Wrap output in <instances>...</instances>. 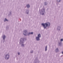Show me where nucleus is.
I'll list each match as a JSON object with an SVG mask.
<instances>
[{
	"instance_id": "nucleus-17",
	"label": "nucleus",
	"mask_w": 63,
	"mask_h": 63,
	"mask_svg": "<svg viewBox=\"0 0 63 63\" xmlns=\"http://www.w3.org/2000/svg\"><path fill=\"white\" fill-rule=\"evenodd\" d=\"M24 35H25V34H24Z\"/></svg>"
},
{
	"instance_id": "nucleus-12",
	"label": "nucleus",
	"mask_w": 63,
	"mask_h": 63,
	"mask_svg": "<svg viewBox=\"0 0 63 63\" xmlns=\"http://www.w3.org/2000/svg\"><path fill=\"white\" fill-rule=\"evenodd\" d=\"M24 46V45H22V46H23V47Z\"/></svg>"
},
{
	"instance_id": "nucleus-13",
	"label": "nucleus",
	"mask_w": 63,
	"mask_h": 63,
	"mask_svg": "<svg viewBox=\"0 0 63 63\" xmlns=\"http://www.w3.org/2000/svg\"><path fill=\"white\" fill-rule=\"evenodd\" d=\"M18 55H19V54H20V53H18Z\"/></svg>"
},
{
	"instance_id": "nucleus-18",
	"label": "nucleus",
	"mask_w": 63,
	"mask_h": 63,
	"mask_svg": "<svg viewBox=\"0 0 63 63\" xmlns=\"http://www.w3.org/2000/svg\"><path fill=\"white\" fill-rule=\"evenodd\" d=\"M60 1H60H59V2Z\"/></svg>"
},
{
	"instance_id": "nucleus-9",
	"label": "nucleus",
	"mask_w": 63,
	"mask_h": 63,
	"mask_svg": "<svg viewBox=\"0 0 63 63\" xmlns=\"http://www.w3.org/2000/svg\"><path fill=\"white\" fill-rule=\"evenodd\" d=\"M56 52H57L58 51V48H57L56 50Z\"/></svg>"
},
{
	"instance_id": "nucleus-15",
	"label": "nucleus",
	"mask_w": 63,
	"mask_h": 63,
	"mask_svg": "<svg viewBox=\"0 0 63 63\" xmlns=\"http://www.w3.org/2000/svg\"><path fill=\"white\" fill-rule=\"evenodd\" d=\"M62 54H63V51L62 52Z\"/></svg>"
},
{
	"instance_id": "nucleus-14",
	"label": "nucleus",
	"mask_w": 63,
	"mask_h": 63,
	"mask_svg": "<svg viewBox=\"0 0 63 63\" xmlns=\"http://www.w3.org/2000/svg\"><path fill=\"white\" fill-rule=\"evenodd\" d=\"M31 52V53H33V51H32V52Z\"/></svg>"
},
{
	"instance_id": "nucleus-7",
	"label": "nucleus",
	"mask_w": 63,
	"mask_h": 63,
	"mask_svg": "<svg viewBox=\"0 0 63 63\" xmlns=\"http://www.w3.org/2000/svg\"><path fill=\"white\" fill-rule=\"evenodd\" d=\"M5 20H4V22L6 21H8V20H7V19H6V18L5 19Z\"/></svg>"
},
{
	"instance_id": "nucleus-4",
	"label": "nucleus",
	"mask_w": 63,
	"mask_h": 63,
	"mask_svg": "<svg viewBox=\"0 0 63 63\" xmlns=\"http://www.w3.org/2000/svg\"><path fill=\"white\" fill-rule=\"evenodd\" d=\"M27 6V8H29L30 7V5L29 4H28Z\"/></svg>"
},
{
	"instance_id": "nucleus-8",
	"label": "nucleus",
	"mask_w": 63,
	"mask_h": 63,
	"mask_svg": "<svg viewBox=\"0 0 63 63\" xmlns=\"http://www.w3.org/2000/svg\"><path fill=\"white\" fill-rule=\"evenodd\" d=\"M45 50L46 51H47V46H46L45 47Z\"/></svg>"
},
{
	"instance_id": "nucleus-1",
	"label": "nucleus",
	"mask_w": 63,
	"mask_h": 63,
	"mask_svg": "<svg viewBox=\"0 0 63 63\" xmlns=\"http://www.w3.org/2000/svg\"><path fill=\"white\" fill-rule=\"evenodd\" d=\"M42 25L44 27V28L45 29L46 28V27H47L48 26H50V23L49 22H47L45 24L42 23Z\"/></svg>"
},
{
	"instance_id": "nucleus-16",
	"label": "nucleus",
	"mask_w": 63,
	"mask_h": 63,
	"mask_svg": "<svg viewBox=\"0 0 63 63\" xmlns=\"http://www.w3.org/2000/svg\"><path fill=\"white\" fill-rule=\"evenodd\" d=\"M44 13H43V14H42V15H44Z\"/></svg>"
},
{
	"instance_id": "nucleus-5",
	"label": "nucleus",
	"mask_w": 63,
	"mask_h": 63,
	"mask_svg": "<svg viewBox=\"0 0 63 63\" xmlns=\"http://www.w3.org/2000/svg\"><path fill=\"white\" fill-rule=\"evenodd\" d=\"M33 34V32H30V33H29V34Z\"/></svg>"
},
{
	"instance_id": "nucleus-10",
	"label": "nucleus",
	"mask_w": 63,
	"mask_h": 63,
	"mask_svg": "<svg viewBox=\"0 0 63 63\" xmlns=\"http://www.w3.org/2000/svg\"><path fill=\"white\" fill-rule=\"evenodd\" d=\"M24 33H25V34L26 33V32H27V31L26 30H25L24 31Z\"/></svg>"
},
{
	"instance_id": "nucleus-6",
	"label": "nucleus",
	"mask_w": 63,
	"mask_h": 63,
	"mask_svg": "<svg viewBox=\"0 0 63 63\" xmlns=\"http://www.w3.org/2000/svg\"><path fill=\"white\" fill-rule=\"evenodd\" d=\"M5 35H4L3 37V39H5Z\"/></svg>"
},
{
	"instance_id": "nucleus-3",
	"label": "nucleus",
	"mask_w": 63,
	"mask_h": 63,
	"mask_svg": "<svg viewBox=\"0 0 63 63\" xmlns=\"http://www.w3.org/2000/svg\"><path fill=\"white\" fill-rule=\"evenodd\" d=\"M7 56H8V57H10V56H9V55L8 54H7L6 56V57H7ZM9 57L7 58V59H9Z\"/></svg>"
},
{
	"instance_id": "nucleus-11",
	"label": "nucleus",
	"mask_w": 63,
	"mask_h": 63,
	"mask_svg": "<svg viewBox=\"0 0 63 63\" xmlns=\"http://www.w3.org/2000/svg\"><path fill=\"white\" fill-rule=\"evenodd\" d=\"M63 39H61V41H63Z\"/></svg>"
},
{
	"instance_id": "nucleus-2",
	"label": "nucleus",
	"mask_w": 63,
	"mask_h": 63,
	"mask_svg": "<svg viewBox=\"0 0 63 63\" xmlns=\"http://www.w3.org/2000/svg\"><path fill=\"white\" fill-rule=\"evenodd\" d=\"M38 37H36V39L37 41H39V40H40V38H39L41 37V34H38Z\"/></svg>"
}]
</instances>
